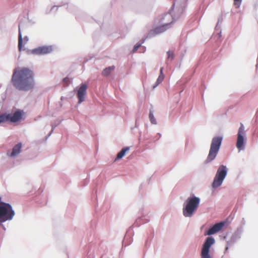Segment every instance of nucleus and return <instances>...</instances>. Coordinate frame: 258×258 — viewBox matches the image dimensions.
<instances>
[{
	"label": "nucleus",
	"instance_id": "19",
	"mask_svg": "<svg viewBox=\"0 0 258 258\" xmlns=\"http://www.w3.org/2000/svg\"><path fill=\"white\" fill-rule=\"evenodd\" d=\"M149 118H150V120L151 121V122L152 123V124H156L157 123V122H156V120L153 114V113L151 111H150V113H149Z\"/></svg>",
	"mask_w": 258,
	"mask_h": 258
},
{
	"label": "nucleus",
	"instance_id": "10",
	"mask_svg": "<svg viewBox=\"0 0 258 258\" xmlns=\"http://www.w3.org/2000/svg\"><path fill=\"white\" fill-rule=\"evenodd\" d=\"M87 85L85 84H81L77 92V97L79 99L78 103L80 104L85 100V97L87 93Z\"/></svg>",
	"mask_w": 258,
	"mask_h": 258
},
{
	"label": "nucleus",
	"instance_id": "20",
	"mask_svg": "<svg viewBox=\"0 0 258 258\" xmlns=\"http://www.w3.org/2000/svg\"><path fill=\"white\" fill-rule=\"evenodd\" d=\"M167 55H168V59H171V60H172L174 58V53L172 51H168L167 52Z\"/></svg>",
	"mask_w": 258,
	"mask_h": 258
},
{
	"label": "nucleus",
	"instance_id": "23",
	"mask_svg": "<svg viewBox=\"0 0 258 258\" xmlns=\"http://www.w3.org/2000/svg\"><path fill=\"white\" fill-rule=\"evenodd\" d=\"M141 46V44H136L134 47V49H133V52H135L136 51H137V50L138 49L139 47Z\"/></svg>",
	"mask_w": 258,
	"mask_h": 258
},
{
	"label": "nucleus",
	"instance_id": "18",
	"mask_svg": "<svg viewBox=\"0 0 258 258\" xmlns=\"http://www.w3.org/2000/svg\"><path fill=\"white\" fill-rule=\"evenodd\" d=\"M163 68L162 67L160 70V75L157 80V85L161 83L164 80Z\"/></svg>",
	"mask_w": 258,
	"mask_h": 258
},
{
	"label": "nucleus",
	"instance_id": "2",
	"mask_svg": "<svg viewBox=\"0 0 258 258\" xmlns=\"http://www.w3.org/2000/svg\"><path fill=\"white\" fill-rule=\"evenodd\" d=\"M200 199L197 197L188 198L184 204L183 214L186 217H191L199 207Z\"/></svg>",
	"mask_w": 258,
	"mask_h": 258
},
{
	"label": "nucleus",
	"instance_id": "9",
	"mask_svg": "<svg viewBox=\"0 0 258 258\" xmlns=\"http://www.w3.org/2000/svg\"><path fill=\"white\" fill-rule=\"evenodd\" d=\"M52 50L50 46H40L32 49L31 52L32 54L36 55H43L50 53Z\"/></svg>",
	"mask_w": 258,
	"mask_h": 258
},
{
	"label": "nucleus",
	"instance_id": "14",
	"mask_svg": "<svg viewBox=\"0 0 258 258\" xmlns=\"http://www.w3.org/2000/svg\"><path fill=\"white\" fill-rule=\"evenodd\" d=\"M115 69V67L114 66L109 67L108 68H105L102 71V74L104 76H109L111 73Z\"/></svg>",
	"mask_w": 258,
	"mask_h": 258
},
{
	"label": "nucleus",
	"instance_id": "11",
	"mask_svg": "<svg viewBox=\"0 0 258 258\" xmlns=\"http://www.w3.org/2000/svg\"><path fill=\"white\" fill-rule=\"evenodd\" d=\"M224 226L223 223H219L215 224L212 227L210 228L205 233V235H211L214 234L219 231H220Z\"/></svg>",
	"mask_w": 258,
	"mask_h": 258
},
{
	"label": "nucleus",
	"instance_id": "8",
	"mask_svg": "<svg viewBox=\"0 0 258 258\" xmlns=\"http://www.w3.org/2000/svg\"><path fill=\"white\" fill-rule=\"evenodd\" d=\"M245 135L244 127L242 124H241V126L238 130L236 142V147L239 151L243 149Z\"/></svg>",
	"mask_w": 258,
	"mask_h": 258
},
{
	"label": "nucleus",
	"instance_id": "3",
	"mask_svg": "<svg viewBox=\"0 0 258 258\" xmlns=\"http://www.w3.org/2000/svg\"><path fill=\"white\" fill-rule=\"evenodd\" d=\"M0 197V223L11 220L15 214V211L12 206L8 203L1 202Z\"/></svg>",
	"mask_w": 258,
	"mask_h": 258
},
{
	"label": "nucleus",
	"instance_id": "16",
	"mask_svg": "<svg viewBox=\"0 0 258 258\" xmlns=\"http://www.w3.org/2000/svg\"><path fill=\"white\" fill-rule=\"evenodd\" d=\"M170 24V23H166L164 25L161 26L160 27H157L155 29V32L157 33H162V32L165 31L166 29L165 27L167 26L168 25V24Z\"/></svg>",
	"mask_w": 258,
	"mask_h": 258
},
{
	"label": "nucleus",
	"instance_id": "7",
	"mask_svg": "<svg viewBox=\"0 0 258 258\" xmlns=\"http://www.w3.org/2000/svg\"><path fill=\"white\" fill-rule=\"evenodd\" d=\"M214 242L215 240L212 237L207 238L202 249L201 258H212L209 254L210 248Z\"/></svg>",
	"mask_w": 258,
	"mask_h": 258
},
{
	"label": "nucleus",
	"instance_id": "24",
	"mask_svg": "<svg viewBox=\"0 0 258 258\" xmlns=\"http://www.w3.org/2000/svg\"><path fill=\"white\" fill-rule=\"evenodd\" d=\"M29 39H28V37L27 36H25L24 38V42L25 43H26L27 42H28Z\"/></svg>",
	"mask_w": 258,
	"mask_h": 258
},
{
	"label": "nucleus",
	"instance_id": "4",
	"mask_svg": "<svg viewBox=\"0 0 258 258\" xmlns=\"http://www.w3.org/2000/svg\"><path fill=\"white\" fill-rule=\"evenodd\" d=\"M222 137H214L212 140L208 156L205 161L206 163L213 161L217 156L222 141Z\"/></svg>",
	"mask_w": 258,
	"mask_h": 258
},
{
	"label": "nucleus",
	"instance_id": "22",
	"mask_svg": "<svg viewBox=\"0 0 258 258\" xmlns=\"http://www.w3.org/2000/svg\"><path fill=\"white\" fill-rule=\"evenodd\" d=\"M169 19V20H171V19H173L174 18H173L172 17V15H171V13H168V14H166L165 16H164V19Z\"/></svg>",
	"mask_w": 258,
	"mask_h": 258
},
{
	"label": "nucleus",
	"instance_id": "12",
	"mask_svg": "<svg viewBox=\"0 0 258 258\" xmlns=\"http://www.w3.org/2000/svg\"><path fill=\"white\" fill-rule=\"evenodd\" d=\"M21 148L22 144L21 143H19L15 145L13 149L12 153H11V156L15 157L18 155L21 151Z\"/></svg>",
	"mask_w": 258,
	"mask_h": 258
},
{
	"label": "nucleus",
	"instance_id": "21",
	"mask_svg": "<svg viewBox=\"0 0 258 258\" xmlns=\"http://www.w3.org/2000/svg\"><path fill=\"white\" fill-rule=\"evenodd\" d=\"M241 2L242 0H234V4L237 6V8H239L241 3Z\"/></svg>",
	"mask_w": 258,
	"mask_h": 258
},
{
	"label": "nucleus",
	"instance_id": "15",
	"mask_svg": "<svg viewBox=\"0 0 258 258\" xmlns=\"http://www.w3.org/2000/svg\"><path fill=\"white\" fill-rule=\"evenodd\" d=\"M23 47V38L20 30V26L19 27V36H18V48L20 51Z\"/></svg>",
	"mask_w": 258,
	"mask_h": 258
},
{
	"label": "nucleus",
	"instance_id": "1",
	"mask_svg": "<svg viewBox=\"0 0 258 258\" xmlns=\"http://www.w3.org/2000/svg\"><path fill=\"white\" fill-rule=\"evenodd\" d=\"M14 86L20 91H27L34 87V73L27 68L18 67L13 71L11 79Z\"/></svg>",
	"mask_w": 258,
	"mask_h": 258
},
{
	"label": "nucleus",
	"instance_id": "25",
	"mask_svg": "<svg viewBox=\"0 0 258 258\" xmlns=\"http://www.w3.org/2000/svg\"><path fill=\"white\" fill-rule=\"evenodd\" d=\"M67 78L64 79H63L64 81H66V80H67Z\"/></svg>",
	"mask_w": 258,
	"mask_h": 258
},
{
	"label": "nucleus",
	"instance_id": "5",
	"mask_svg": "<svg viewBox=\"0 0 258 258\" xmlns=\"http://www.w3.org/2000/svg\"><path fill=\"white\" fill-rule=\"evenodd\" d=\"M25 112L23 110H18L13 113H2L0 114V123L10 122H17L23 119Z\"/></svg>",
	"mask_w": 258,
	"mask_h": 258
},
{
	"label": "nucleus",
	"instance_id": "13",
	"mask_svg": "<svg viewBox=\"0 0 258 258\" xmlns=\"http://www.w3.org/2000/svg\"><path fill=\"white\" fill-rule=\"evenodd\" d=\"M130 147H124L121 149V150L117 154L115 160L122 158L126 154L127 152L130 150Z\"/></svg>",
	"mask_w": 258,
	"mask_h": 258
},
{
	"label": "nucleus",
	"instance_id": "6",
	"mask_svg": "<svg viewBox=\"0 0 258 258\" xmlns=\"http://www.w3.org/2000/svg\"><path fill=\"white\" fill-rule=\"evenodd\" d=\"M227 173V169L224 165H221L218 168L216 175L212 183V186L216 188L220 186Z\"/></svg>",
	"mask_w": 258,
	"mask_h": 258
},
{
	"label": "nucleus",
	"instance_id": "17",
	"mask_svg": "<svg viewBox=\"0 0 258 258\" xmlns=\"http://www.w3.org/2000/svg\"><path fill=\"white\" fill-rule=\"evenodd\" d=\"M163 68L162 67L160 70V75L157 80V85L161 83L164 80Z\"/></svg>",
	"mask_w": 258,
	"mask_h": 258
}]
</instances>
